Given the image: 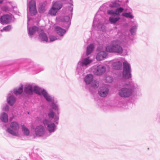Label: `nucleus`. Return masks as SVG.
I'll use <instances>...</instances> for the list:
<instances>
[{
  "label": "nucleus",
  "instance_id": "nucleus-1",
  "mask_svg": "<svg viewBox=\"0 0 160 160\" xmlns=\"http://www.w3.org/2000/svg\"><path fill=\"white\" fill-rule=\"evenodd\" d=\"M68 1L69 5L67 6L63 9V12L66 15L61 19V20L64 22L63 27L66 28L67 29L69 28L71 24L73 10L72 0H68Z\"/></svg>",
  "mask_w": 160,
  "mask_h": 160
},
{
  "label": "nucleus",
  "instance_id": "nucleus-2",
  "mask_svg": "<svg viewBox=\"0 0 160 160\" xmlns=\"http://www.w3.org/2000/svg\"><path fill=\"white\" fill-rule=\"evenodd\" d=\"M106 50L109 52L116 53L118 54L122 53L123 49L121 45V42L118 40L112 41L109 45L106 47Z\"/></svg>",
  "mask_w": 160,
  "mask_h": 160
},
{
  "label": "nucleus",
  "instance_id": "nucleus-3",
  "mask_svg": "<svg viewBox=\"0 0 160 160\" xmlns=\"http://www.w3.org/2000/svg\"><path fill=\"white\" fill-rule=\"evenodd\" d=\"M92 62V60L88 57L80 60L77 63L76 68V73L81 75H82L84 69L87 66Z\"/></svg>",
  "mask_w": 160,
  "mask_h": 160
},
{
  "label": "nucleus",
  "instance_id": "nucleus-4",
  "mask_svg": "<svg viewBox=\"0 0 160 160\" xmlns=\"http://www.w3.org/2000/svg\"><path fill=\"white\" fill-rule=\"evenodd\" d=\"M33 91L35 93L40 96H42L48 102H52L54 101V97L50 95L44 89L37 86L33 87Z\"/></svg>",
  "mask_w": 160,
  "mask_h": 160
},
{
  "label": "nucleus",
  "instance_id": "nucleus-5",
  "mask_svg": "<svg viewBox=\"0 0 160 160\" xmlns=\"http://www.w3.org/2000/svg\"><path fill=\"white\" fill-rule=\"evenodd\" d=\"M20 126L19 124L16 122H12L6 130V131L12 135L17 136L18 135V130Z\"/></svg>",
  "mask_w": 160,
  "mask_h": 160
},
{
  "label": "nucleus",
  "instance_id": "nucleus-6",
  "mask_svg": "<svg viewBox=\"0 0 160 160\" xmlns=\"http://www.w3.org/2000/svg\"><path fill=\"white\" fill-rule=\"evenodd\" d=\"M123 78L128 79L131 77V67L130 64L127 61L123 62Z\"/></svg>",
  "mask_w": 160,
  "mask_h": 160
},
{
  "label": "nucleus",
  "instance_id": "nucleus-7",
  "mask_svg": "<svg viewBox=\"0 0 160 160\" xmlns=\"http://www.w3.org/2000/svg\"><path fill=\"white\" fill-rule=\"evenodd\" d=\"M118 95L121 97L128 98L132 95V91L129 88L123 87L120 89L118 92Z\"/></svg>",
  "mask_w": 160,
  "mask_h": 160
},
{
  "label": "nucleus",
  "instance_id": "nucleus-8",
  "mask_svg": "<svg viewBox=\"0 0 160 160\" xmlns=\"http://www.w3.org/2000/svg\"><path fill=\"white\" fill-rule=\"evenodd\" d=\"M106 70L105 66L103 65H99L94 66L93 72L94 74L100 76L105 73Z\"/></svg>",
  "mask_w": 160,
  "mask_h": 160
},
{
  "label": "nucleus",
  "instance_id": "nucleus-9",
  "mask_svg": "<svg viewBox=\"0 0 160 160\" xmlns=\"http://www.w3.org/2000/svg\"><path fill=\"white\" fill-rule=\"evenodd\" d=\"M92 26L100 29L101 30H103L105 28V26L103 24L102 20L98 18V15L97 14L94 18Z\"/></svg>",
  "mask_w": 160,
  "mask_h": 160
},
{
  "label": "nucleus",
  "instance_id": "nucleus-10",
  "mask_svg": "<svg viewBox=\"0 0 160 160\" xmlns=\"http://www.w3.org/2000/svg\"><path fill=\"white\" fill-rule=\"evenodd\" d=\"M43 123L50 133L54 132L56 129V127L55 124L47 119L44 120Z\"/></svg>",
  "mask_w": 160,
  "mask_h": 160
},
{
  "label": "nucleus",
  "instance_id": "nucleus-11",
  "mask_svg": "<svg viewBox=\"0 0 160 160\" xmlns=\"http://www.w3.org/2000/svg\"><path fill=\"white\" fill-rule=\"evenodd\" d=\"M29 12L31 15H34L37 13L36 3L34 0H31L27 3Z\"/></svg>",
  "mask_w": 160,
  "mask_h": 160
},
{
  "label": "nucleus",
  "instance_id": "nucleus-12",
  "mask_svg": "<svg viewBox=\"0 0 160 160\" xmlns=\"http://www.w3.org/2000/svg\"><path fill=\"white\" fill-rule=\"evenodd\" d=\"M109 91V89L107 86H103L100 88L98 92V94L101 97H105L108 95Z\"/></svg>",
  "mask_w": 160,
  "mask_h": 160
},
{
  "label": "nucleus",
  "instance_id": "nucleus-13",
  "mask_svg": "<svg viewBox=\"0 0 160 160\" xmlns=\"http://www.w3.org/2000/svg\"><path fill=\"white\" fill-rule=\"evenodd\" d=\"M11 19V15L8 14H5L0 18V21L2 24L8 23Z\"/></svg>",
  "mask_w": 160,
  "mask_h": 160
},
{
  "label": "nucleus",
  "instance_id": "nucleus-14",
  "mask_svg": "<svg viewBox=\"0 0 160 160\" xmlns=\"http://www.w3.org/2000/svg\"><path fill=\"white\" fill-rule=\"evenodd\" d=\"M35 131L37 136H41L45 133V130L42 126L40 125L36 128Z\"/></svg>",
  "mask_w": 160,
  "mask_h": 160
},
{
  "label": "nucleus",
  "instance_id": "nucleus-15",
  "mask_svg": "<svg viewBox=\"0 0 160 160\" xmlns=\"http://www.w3.org/2000/svg\"><path fill=\"white\" fill-rule=\"evenodd\" d=\"M48 116L50 118H54V121L57 124H58V120L59 119V115H55L54 112L51 109H50Z\"/></svg>",
  "mask_w": 160,
  "mask_h": 160
},
{
  "label": "nucleus",
  "instance_id": "nucleus-16",
  "mask_svg": "<svg viewBox=\"0 0 160 160\" xmlns=\"http://www.w3.org/2000/svg\"><path fill=\"white\" fill-rule=\"evenodd\" d=\"M39 38L42 41L48 42V36L43 30H41L40 31H39Z\"/></svg>",
  "mask_w": 160,
  "mask_h": 160
},
{
  "label": "nucleus",
  "instance_id": "nucleus-17",
  "mask_svg": "<svg viewBox=\"0 0 160 160\" xmlns=\"http://www.w3.org/2000/svg\"><path fill=\"white\" fill-rule=\"evenodd\" d=\"M28 35L31 38H32V35H34L37 32H39L40 31L38 28L36 26H32L29 28L28 27Z\"/></svg>",
  "mask_w": 160,
  "mask_h": 160
},
{
  "label": "nucleus",
  "instance_id": "nucleus-18",
  "mask_svg": "<svg viewBox=\"0 0 160 160\" xmlns=\"http://www.w3.org/2000/svg\"><path fill=\"white\" fill-rule=\"evenodd\" d=\"M107 55V52L104 51L99 52L96 56V59L98 61H101L105 58Z\"/></svg>",
  "mask_w": 160,
  "mask_h": 160
},
{
  "label": "nucleus",
  "instance_id": "nucleus-19",
  "mask_svg": "<svg viewBox=\"0 0 160 160\" xmlns=\"http://www.w3.org/2000/svg\"><path fill=\"white\" fill-rule=\"evenodd\" d=\"M54 30L60 37H62L66 33V30L58 26L54 27Z\"/></svg>",
  "mask_w": 160,
  "mask_h": 160
},
{
  "label": "nucleus",
  "instance_id": "nucleus-20",
  "mask_svg": "<svg viewBox=\"0 0 160 160\" xmlns=\"http://www.w3.org/2000/svg\"><path fill=\"white\" fill-rule=\"evenodd\" d=\"M131 22L133 23V25L132 26L131 28L130 29L129 32L131 35H134L136 34L138 25L137 22L135 21L132 22Z\"/></svg>",
  "mask_w": 160,
  "mask_h": 160
},
{
  "label": "nucleus",
  "instance_id": "nucleus-21",
  "mask_svg": "<svg viewBox=\"0 0 160 160\" xmlns=\"http://www.w3.org/2000/svg\"><path fill=\"white\" fill-rule=\"evenodd\" d=\"M124 11L128 12H123L122 14V16L131 19H132L134 18V16L132 13V10L131 8H129L128 10L125 9Z\"/></svg>",
  "mask_w": 160,
  "mask_h": 160
},
{
  "label": "nucleus",
  "instance_id": "nucleus-22",
  "mask_svg": "<svg viewBox=\"0 0 160 160\" xmlns=\"http://www.w3.org/2000/svg\"><path fill=\"white\" fill-rule=\"evenodd\" d=\"M7 100L8 104L11 106H12L15 102L16 98L14 96L9 93Z\"/></svg>",
  "mask_w": 160,
  "mask_h": 160
},
{
  "label": "nucleus",
  "instance_id": "nucleus-23",
  "mask_svg": "<svg viewBox=\"0 0 160 160\" xmlns=\"http://www.w3.org/2000/svg\"><path fill=\"white\" fill-rule=\"evenodd\" d=\"M93 76L91 74H87L84 78V81L86 84H89L93 80Z\"/></svg>",
  "mask_w": 160,
  "mask_h": 160
},
{
  "label": "nucleus",
  "instance_id": "nucleus-24",
  "mask_svg": "<svg viewBox=\"0 0 160 160\" xmlns=\"http://www.w3.org/2000/svg\"><path fill=\"white\" fill-rule=\"evenodd\" d=\"M121 2L119 0H115L112 1L108 5L110 7L112 8H117L121 6Z\"/></svg>",
  "mask_w": 160,
  "mask_h": 160
},
{
  "label": "nucleus",
  "instance_id": "nucleus-25",
  "mask_svg": "<svg viewBox=\"0 0 160 160\" xmlns=\"http://www.w3.org/2000/svg\"><path fill=\"white\" fill-rule=\"evenodd\" d=\"M122 62L117 61L113 62L112 64V67L114 69L120 70L122 68Z\"/></svg>",
  "mask_w": 160,
  "mask_h": 160
},
{
  "label": "nucleus",
  "instance_id": "nucleus-26",
  "mask_svg": "<svg viewBox=\"0 0 160 160\" xmlns=\"http://www.w3.org/2000/svg\"><path fill=\"white\" fill-rule=\"evenodd\" d=\"M57 101H54L52 102L51 106L52 108L56 111L57 114L59 115L60 113V109L59 108V105L57 104Z\"/></svg>",
  "mask_w": 160,
  "mask_h": 160
},
{
  "label": "nucleus",
  "instance_id": "nucleus-27",
  "mask_svg": "<svg viewBox=\"0 0 160 160\" xmlns=\"http://www.w3.org/2000/svg\"><path fill=\"white\" fill-rule=\"evenodd\" d=\"M24 91L28 94H31L33 92V89L32 85L30 84L26 85L24 89Z\"/></svg>",
  "mask_w": 160,
  "mask_h": 160
},
{
  "label": "nucleus",
  "instance_id": "nucleus-28",
  "mask_svg": "<svg viewBox=\"0 0 160 160\" xmlns=\"http://www.w3.org/2000/svg\"><path fill=\"white\" fill-rule=\"evenodd\" d=\"M52 6L58 11L62 7V4L61 2L59 1L53 2Z\"/></svg>",
  "mask_w": 160,
  "mask_h": 160
},
{
  "label": "nucleus",
  "instance_id": "nucleus-29",
  "mask_svg": "<svg viewBox=\"0 0 160 160\" xmlns=\"http://www.w3.org/2000/svg\"><path fill=\"white\" fill-rule=\"evenodd\" d=\"M0 119L4 122H8V118L7 114L4 112L0 114Z\"/></svg>",
  "mask_w": 160,
  "mask_h": 160
},
{
  "label": "nucleus",
  "instance_id": "nucleus-30",
  "mask_svg": "<svg viewBox=\"0 0 160 160\" xmlns=\"http://www.w3.org/2000/svg\"><path fill=\"white\" fill-rule=\"evenodd\" d=\"M94 48V46L93 44H90L87 47L86 55L88 56L90 55L93 51Z\"/></svg>",
  "mask_w": 160,
  "mask_h": 160
},
{
  "label": "nucleus",
  "instance_id": "nucleus-31",
  "mask_svg": "<svg viewBox=\"0 0 160 160\" xmlns=\"http://www.w3.org/2000/svg\"><path fill=\"white\" fill-rule=\"evenodd\" d=\"M120 19L119 17H110L109 18V21L111 24H115Z\"/></svg>",
  "mask_w": 160,
  "mask_h": 160
},
{
  "label": "nucleus",
  "instance_id": "nucleus-32",
  "mask_svg": "<svg viewBox=\"0 0 160 160\" xmlns=\"http://www.w3.org/2000/svg\"><path fill=\"white\" fill-rule=\"evenodd\" d=\"M130 88L132 89V94L134 92L139 91L140 90V87L137 84H134L130 87Z\"/></svg>",
  "mask_w": 160,
  "mask_h": 160
},
{
  "label": "nucleus",
  "instance_id": "nucleus-33",
  "mask_svg": "<svg viewBox=\"0 0 160 160\" xmlns=\"http://www.w3.org/2000/svg\"><path fill=\"white\" fill-rule=\"evenodd\" d=\"M21 128L22 131L24 134L27 136H28L30 132L28 128L24 125H22Z\"/></svg>",
  "mask_w": 160,
  "mask_h": 160
},
{
  "label": "nucleus",
  "instance_id": "nucleus-34",
  "mask_svg": "<svg viewBox=\"0 0 160 160\" xmlns=\"http://www.w3.org/2000/svg\"><path fill=\"white\" fill-rule=\"evenodd\" d=\"M22 87L21 86L18 88H16L14 90L13 92L16 95L21 94L22 92Z\"/></svg>",
  "mask_w": 160,
  "mask_h": 160
},
{
  "label": "nucleus",
  "instance_id": "nucleus-35",
  "mask_svg": "<svg viewBox=\"0 0 160 160\" xmlns=\"http://www.w3.org/2000/svg\"><path fill=\"white\" fill-rule=\"evenodd\" d=\"M33 67L32 68H33L32 69V70H37V71L36 73H38L44 70V68L42 66L39 67L38 66H33Z\"/></svg>",
  "mask_w": 160,
  "mask_h": 160
},
{
  "label": "nucleus",
  "instance_id": "nucleus-36",
  "mask_svg": "<svg viewBox=\"0 0 160 160\" xmlns=\"http://www.w3.org/2000/svg\"><path fill=\"white\" fill-rule=\"evenodd\" d=\"M124 10V9L121 7L117 8L115 10V15L119 16L120 15L121 13Z\"/></svg>",
  "mask_w": 160,
  "mask_h": 160
},
{
  "label": "nucleus",
  "instance_id": "nucleus-37",
  "mask_svg": "<svg viewBox=\"0 0 160 160\" xmlns=\"http://www.w3.org/2000/svg\"><path fill=\"white\" fill-rule=\"evenodd\" d=\"M53 7H52L49 11V13L51 15L55 16L58 11Z\"/></svg>",
  "mask_w": 160,
  "mask_h": 160
},
{
  "label": "nucleus",
  "instance_id": "nucleus-38",
  "mask_svg": "<svg viewBox=\"0 0 160 160\" xmlns=\"http://www.w3.org/2000/svg\"><path fill=\"white\" fill-rule=\"evenodd\" d=\"M12 28L11 25H9L6 27H4L1 30V32L5 31V32H9L10 31Z\"/></svg>",
  "mask_w": 160,
  "mask_h": 160
},
{
  "label": "nucleus",
  "instance_id": "nucleus-39",
  "mask_svg": "<svg viewBox=\"0 0 160 160\" xmlns=\"http://www.w3.org/2000/svg\"><path fill=\"white\" fill-rule=\"evenodd\" d=\"M91 85L94 88H97L99 85V82L97 80H94L92 82Z\"/></svg>",
  "mask_w": 160,
  "mask_h": 160
},
{
  "label": "nucleus",
  "instance_id": "nucleus-40",
  "mask_svg": "<svg viewBox=\"0 0 160 160\" xmlns=\"http://www.w3.org/2000/svg\"><path fill=\"white\" fill-rule=\"evenodd\" d=\"M113 80L112 77L110 76H107L106 77V82H111Z\"/></svg>",
  "mask_w": 160,
  "mask_h": 160
},
{
  "label": "nucleus",
  "instance_id": "nucleus-41",
  "mask_svg": "<svg viewBox=\"0 0 160 160\" xmlns=\"http://www.w3.org/2000/svg\"><path fill=\"white\" fill-rule=\"evenodd\" d=\"M49 38L50 40V41H48L49 42H52L58 39L56 37L52 35H49Z\"/></svg>",
  "mask_w": 160,
  "mask_h": 160
},
{
  "label": "nucleus",
  "instance_id": "nucleus-42",
  "mask_svg": "<svg viewBox=\"0 0 160 160\" xmlns=\"http://www.w3.org/2000/svg\"><path fill=\"white\" fill-rule=\"evenodd\" d=\"M107 13L108 15H111L115 16V10L114 11L112 9L108 10L107 11Z\"/></svg>",
  "mask_w": 160,
  "mask_h": 160
},
{
  "label": "nucleus",
  "instance_id": "nucleus-43",
  "mask_svg": "<svg viewBox=\"0 0 160 160\" xmlns=\"http://www.w3.org/2000/svg\"><path fill=\"white\" fill-rule=\"evenodd\" d=\"M1 9L2 11L4 12H7L9 11L8 7L6 5L2 6L1 8Z\"/></svg>",
  "mask_w": 160,
  "mask_h": 160
},
{
  "label": "nucleus",
  "instance_id": "nucleus-44",
  "mask_svg": "<svg viewBox=\"0 0 160 160\" xmlns=\"http://www.w3.org/2000/svg\"><path fill=\"white\" fill-rule=\"evenodd\" d=\"M39 9L40 12H43L44 11V5H40Z\"/></svg>",
  "mask_w": 160,
  "mask_h": 160
},
{
  "label": "nucleus",
  "instance_id": "nucleus-45",
  "mask_svg": "<svg viewBox=\"0 0 160 160\" xmlns=\"http://www.w3.org/2000/svg\"><path fill=\"white\" fill-rule=\"evenodd\" d=\"M9 107L8 105H6L2 108V110L4 111H7L9 109Z\"/></svg>",
  "mask_w": 160,
  "mask_h": 160
},
{
  "label": "nucleus",
  "instance_id": "nucleus-46",
  "mask_svg": "<svg viewBox=\"0 0 160 160\" xmlns=\"http://www.w3.org/2000/svg\"><path fill=\"white\" fill-rule=\"evenodd\" d=\"M106 6L105 4H103L102 6L100 7L99 9V10H102V9L104 8Z\"/></svg>",
  "mask_w": 160,
  "mask_h": 160
},
{
  "label": "nucleus",
  "instance_id": "nucleus-47",
  "mask_svg": "<svg viewBox=\"0 0 160 160\" xmlns=\"http://www.w3.org/2000/svg\"><path fill=\"white\" fill-rule=\"evenodd\" d=\"M129 84V82H128L127 83H125L123 85L124 86H128Z\"/></svg>",
  "mask_w": 160,
  "mask_h": 160
},
{
  "label": "nucleus",
  "instance_id": "nucleus-48",
  "mask_svg": "<svg viewBox=\"0 0 160 160\" xmlns=\"http://www.w3.org/2000/svg\"><path fill=\"white\" fill-rule=\"evenodd\" d=\"M5 1V0H0V4L2 3Z\"/></svg>",
  "mask_w": 160,
  "mask_h": 160
},
{
  "label": "nucleus",
  "instance_id": "nucleus-49",
  "mask_svg": "<svg viewBox=\"0 0 160 160\" xmlns=\"http://www.w3.org/2000/svg\"><path fill=\"white\" fill-rule=\"evenodd\" d=\"M5 3H10L11 4L12 3V2H9L7 1H6Z\"/></svg>",
  "mask_w": 160,
  "mask_h": 160
},
{
  "label": "nucleus",
  "instance_id": "nucleus-50",
  "mask_svg": "<svg viewBox=\"0 0 160 160\" xmlns=\"http://www.w3.org/2000/svg\"><path fill=\"white\" fill-rule=\"evenodd\" d=\"M127 8L125 9H127V10H128L129 8Z\"/></svg>",
  "mask_w": 160,
  "mask_h": 160
},
{
  "label": "nucleus",
  "instance_id": "nucleus-51",
  "mask_svg": "<svg viewBox=\"0 0 160 160\" xmlns=\"http://www.w3.org/2000/svg\"><path fill=\"white\" fill-rule=\"evenodd\" d=\"M62 38H58V39H60H60H61Z\"/></svg>",
  "mask_w": 160,
  "mask_h": 160
},
{
  "label": "nucleus",
  "instance_id": "nucleus-52",
  "mask_svg": "<svg viewBox=\"0 0 160 160\" xmlns=\"http://www.w3.org/2000/svg\"><path fill=\"white\" fill-rule=\"evenodd\" d=\"M29 20V18H28V20Z\"/></svg>",
  "mask_w": 160,
  "mask_h": 160
}]
</instances>
